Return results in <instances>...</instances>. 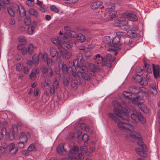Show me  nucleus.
<instances>
[{"label":"nucleus","instance_id":"obj_1","mask_svg":"<svg viewBox=\"0 0 160 160\" xmlns=\"http://www.w3.org/2000/svg\"><path fill=\"white\" fill-rule=\"evenodd\" d=\"M113 103L115 107L113 110L114 113H109L108 114L110 118L115 122L119 121L117 117L122 120H128V116L123 110L121 109L122 107L120 104L116 101H114Z\"/></svg>","mask_w":160,"mask_h":160},{"label":"nucleus","instance_id":"obj_2","mask_svg":"<svg viewBox=\"0 0 160 160\" xmlns=\"http://www.w3.org/2000/svg\"><path fill=\"white\" fill-rule=\"evenodd\" d=\"M152 66L149 64L144 63V69H146V72L148 73H152L153 69L154 76L156 79L160 77V68L159 65L156 66L153 64H152Z\"/></svg>","mask_w":160,"mask_h":160},{"label":"nucleus","instance_id":"obj_3","mask_svg":"<svg viewBox=\"0 0 160 160\" xmlns=\"http://www.w3.org/2000/svg\"><path fill=\"white\" fill-rule=\"evenodd\" d=\"M58 67L60 70H61L65 74H73L75 75V72L73 70L71 67H68L67 65L64 63L63 61L59 60L58 62Z\"/></svg>","mask_w":160,"mask_h":160},{"label":"nucleus","instance_id":"obj_4","mask_svg":"<svg viewBox=\"0 0 160 160\" xmlns=\"http://www.w3.org/2000/svg\"><path fill=\"white\" fill-rule=\"evenodd\" d=\"M142 99V98L141 97L138 96L133 99L132 102L137 104L141 111L145 113H148L149 112L148 109L146 105L142 103L141 102Z\"/></svg>","mask_w":160,"mask_h":160},{"label":"nucleus","instance_id":"obj_5","mask_svg":"<svg viewBox=\"0 0 160 160\" xmlns=\"http://www.w3.org/2000/svg\"><path fill=\"white\" fill-rule=\"evenodd\" d=\"M120 39L119 37L117 36L114 37L112 40V42H107L109 45L108 51L114 50H120L121 49L118 47H117L116 45L120 42Z\"/></svg>","mask_w":160,"mask_h":160},{"label":"nucleus","instance_id":"obj_6","mask_svg":"<svg viewBox=\"0 0 160 160\" xmlns=\"http://www.w3.org/2000/svg\"><path fill=\"white\" fill-rule=\"evenodd\" d=\"M131 116V118L136 122H141L142 123H144L146 122L143 116L138 111H133Z\"/></svg>","mask_w":160,"mask_h":160},{"label":"nucleus","instance_id":"obj_7","mask_svg":"<svg viewBox=\"0 0 160 160\" xmlns=\"http://www.w3.org/2000/svg\"><path fill=\"white\" fill-rule=\"evenodd\" d=\"M117 126L120 130L123 131L128 132L133 130V126L130 124L121 122L118 123Z\"/></svg>","mask_w":160,"mask_h":160},{"label":"nucleus","instance_id":"obj_8","mask_svg":"<svg viewBox=\"0 0 160 160\" xmlns=\"http://www.w3.org/2000/svg\"><path fill=\"white\" fill-rule=\"evenodd\" d=\"M18 138V133L17 126L16 125H12V128L9 135V138L12 140L15 139H17Z\"/></svg>","mask_w":160,"mask_h":160},{"label":"nucleus","instance_id":"obj_9","mask_svg":"<svg viewBox=\"0 0 160 160\" xmlns=\"http://www.w3.org/2000/svg\"><path fill=\"white\" fill-rule=\"evenodd\" d=\"M79 147L78 146H74L73 148L70 151V153L68 154V160H76V157L74 154H77L79 152Z\"/></svg>","mask_w":160,"mask_h":160},{"label":"nucleus","instance_id":"obj_10","mask_svg":"<svg viewBox=\"0 0 160 160\" xmlns=\"http://www.w3.org/2000/svg\"><path fill=\"white\" fill-rule=\"evenodd\" d=\"M84 62V60L82 59V55L80 53H79L77 55L76 59L73 60L72 65L75 66L76 64L77 66H79L80 64H83Z\"/></svg>","mask_w":160,"mask_h":160},{"label":"nucleus","instance_id":"obj_11","mask_svg":"<svg viewBox=\"0 0 160 160\" xmlns=\"http://www.w3.org/2000/svg\"><path fill=\"white\" fill-rule=\"evenodd\" d=\"M80 69L83 72L82 78L84 80H90V77L86 72L88 71V68L85 65H82L80 67Z\"/></svg>","mask_w":160,"mask_h":160},{"label":"nucleus","instance_id":"obj_12","mask_svg":"<svg viewBox=\"0 0 160 160\" xmlns=\"http://www.w3.org/2000/svg\"><path fill=\"white\" fill-rule=\"evenodd\" d=\"M20 136L19 138V140L23 142H26L28 139V138L30 136V134L28 132H21L20 133Z\"/></svg>","mask_w":160,"mask_h":160},{"label":"nucleus","instance_id":"obj_13","mask_svg":"<svg viewBox=\"0 0 160 160\" xmlns=\"http://www.w3.org/2000/svg\"><path fill=\"white\" fill-rule=\"evenodd\" d=\"M147 150L146 148H137L135 149V151L138 155L145 158L147 156Z\"/></svg>","mask_w":160,"mask_h":160},{"label":"nucleus","instance_id":"obj_14","mask_svg":"<svg viewBox=\"0 0 160 160\" xmlns=\"http://www.w3.org/2000/svg\"><path fill=\"white\" fill-rule=\"evenodd\" d=\"M57 151L58 153L61 155H65L67 152L66 150L64 148V145L62 143L60 144L58 146Z\"/></svg>","mask_w":160,"mask_h":160},{"label":"nucleus","instance_id":"obj_15","mask_svg":"<svg viewBox=\"0 0 160 160\" xmlns=\"http://www.w3.org/2000/svg\"><path fill=\"white\" fill-rule=\"evenodd\" d=\"M9 152L12 154H15L18 151V148L15 147V144L13 143H10L9 144Z\"/></svg>","mask_w":160,"mask_h":160},{"label":"nucleus","instance_id":"obj_16","mask_svg":"<svg viewBox=\"0 0 160 160\" xmlns=\"http://www.w3.org/2000/svg\"><path fill=\"white\" fill-rule=\"evenodd\" d=\"M140 75L138 74L136 75V76H138L140 78L138 79V82H139V84L143 86L147 85L148 84L147 79L144 77H140Z\"/></svg>","mask_w":160,"mask_h":160},{"label":"nucleus","instance_id":"obj_17","mask_svg":"<svg viewBox=\"0 0 160 160\" xmlns=\"http://www.w3.org/2000/svg\"><path fill=\"white\" fill-rule=\"evenodd\" d=\"M88 67L90 71L92 72H98L99 70L98 66L92 63H89Z\"/></svg>","mask_w":160,"mask_h":160},{"label":"nucleus","instance_id":"obj_18","mask_svg":"<svg viewBox=\"0 0 160 160\" xmlns=\"http://www.w3.org/2000/svg\"><path fill=\"white\" fill-rule=\"evenodd\" d=\"M115 4L110 2H106L105 5V7L107 11H109L110 10H114L115 9Z\"/></svg>","mask_w":160,"mask_h":160},{"label":"nucleus","instance_id":"obj_19","mask_svg":"<svg viewBox=\"0 0 160 160\" xmlns=\"http://www.w3.org/2000/svg\"><path fill=\"white\" fill-rule=\"evenodd\" d=\"M102 4V2L100 1H97L92 3L91 6L92 9H95L98 8Z\"/></svg>","mask_w":160,"mask_h":160},{"label":"nucleus","instance_id":"obj_20","mask_svg":"<svg viewBox=\"0 0 160 160\" xmlns=\"http://www.w3.org/2000/svg\"><path fill=\"white\" fill-rule=\"evenodd\" d=\"M26 12L24 7L21 5H19V10L18 11V14L21 17L26 16Z\"/></svg>","mask_w":160,"mask_h":160},{"label":"nucleus","instance_id":"obj_21","mask_svg":"<svg viewBox=\"0 0 160 160\" xmlns=\"http://www.w3.org/2000/svg\"><path fill=\"white\" fill-rule=\"evenodd\" d=\"M130 90L132 94L134 95L139 93L140 92V90L139 88L136 86H133L130 88Z\"/></svg>","mask_w":160,"mask_h":160},{"label":"nucleus","instance_id":"obj_22","mask_svg":"<svg viewBox=\"0 0 160 160\" xmlns=\"http://www.w3.org/2000/svg\"><path fill=\"white\" fill-rule=\"evenodd\" d=\"M109 12V17L108 20L109 21L112 20L113 18L115 17L117 12L114 10H110Z\"/></svg>","mask_w":160,"mask_h":160},{"label":"nucleus","instance_id":"obj_23","mask_svg":"<svg viewBox=\"0 0 160 160\" xmlns=\"http://www.w3.org/2000/svg\"><path fill=\"white\" fill-rule=\"evenodd\" d=\"M125 15L127 18H129L131 21H136L138 20L137 16L134 14L126 13Z\"/></svg>","mask_w":160,"mask_h":160},{"label":"nucleus","instance_id":"obj_24","mask_svg":"<svg viewBox=\"0 0 160 160\" xmlns=\"http://www.w3.org/2000/svg\"><path fill=\"white\" fill-rule=\"evenodd\" d=\"M117 26L119 27L122 30L127 31L129 28V25L128 24V22L126 21L124 22V23L121 24L120 25H117Z\"/></svg>","mask_w":160,"mask_h":160},{"label":"nucleus","instance_id":"obj_25","mask_svg":"<svg viewBox=\"0 0 160 160\" xmlns=\"http://www.w3.org/2000/svg\"><path fill=\"white\" fill-rule=\"evenodd\" d=\"M62 57L66 59H69L71 55V52L68 50H65L62 52Z\"/></svg>","mask_w":160,"mask_h":160},{"label":"nucleus","instance_id":"obj_26","mask_svg":"<svg viewBox=\"0 0 160 160\" xmlns=\"http://www.w3.org/2000/svg\"><path fill=\"white\" fill-rule=\"evenodd\" d=\"M76 38L78 42H84L86 39L85 36L80 33L78 34V36Z\"/></svg>","mask_w":160,"mask_h":160},{"label":"nucleus","instance_id":"obj_27","mask_svg":"<svg viewBox=\"0 0 160 160\" xmlns=\"http://www.w3.org/2000/svg\"><path fill=\"white\" fill-rule=\"evenodd\" d=\"M82 67V66H77V69H78V68H79V71L78 72H77V73L75 72V74H75V75H74L73 74H70V75H72L75 78H76V77H77L78 78H79L81 76V77H82V74L83 73V72L82 71V70L80 69V67Z\"/></svg>","mask_w":160,"mask_h":160},{"label":"nucleus","instance_id":"obj_28","mask_svg":"<svg viewBox=\"0 0 160 160\" xmlns=\"http://www.w3.org/2000/svg\"><path fill=\"white\" fill-rule=\"evenodd\" d=\"M126 21L125 17H121L115 20V22L117 25H120L121 24L124 23V22Z\"/></svg>","mask_w":160,"mask_h":160},{"label":"nucleus","instance_id":"obj_29","mask_svg":"<svg viewBox=\"0 0 160 160\" xmlns=\"http://www.w3.org/2000/svg\"><path fill=\"white\" fill-rule=\"evenodd\" d=\"M59 53L60 52H57L55 49L54 48H50V55L52 58H53L54 57L56 54L57 56H58Z\"/></svg>","mask_w":160,"mask_h":160},{"label":"nucleus","instance_id":"obj_30","mask_svg":"<svg viewBox=\"0 0 160 160\" xmlns=\"http://www.w3.org/2000/svg\"><path fill=\"white\" fill-rule=\"evenodd\" d=\"M94 59L96 61V62L98 64L103 60V57H101L100 54H98L95 55V58H94Z\"/></svg>","mask_w":160,"mask_h":160},{"label":"nucleus","instance_id":"obj_31","mask_svg":"<svg viewBox=\"0 0 160 160\" xmlns=\"http://www.w3.org/2000/svg\"><path fill=\"white\" fill-rule=\"evenodd\" d=\"M124 42L125 44L128 45L131 47H132L134 45L135 43L132 42L131 40L128 38H125Z\"/></svg>","mask_w":160,"mask_h":160},{"label":"nucleus","instance_id":"obj_32","mask_svg":"<svg viewBox=\"0 0 160 160\" xmlns=\"http://www.w3.org/2000/svg\"><path fill=\"white\" fill-rule=\"evenodd\" d=\"M128 35L132 38H135L137 37L136 32L135 30H129L128 32Z\"/></svg>","mask_w":160,"mask_h":160},{"label":"nucleus","instance_id":"obj_33","mask_svg":"<svg viewBox=\"0 0 160 160\" xmlns=\"http://www.w3.org/2000/svg\"><path fill=\"white\" fill-rule=\"evenodd\" d=\"M123 95L125 97V98L126 99H130L131 98L132 99V100L133 99H134V98H132L131 97V95L130 92H128L124 91L123 92Z\"/></svg>","mask_w":160,"mask_h":160},{"label":"nucleus","instance_id":"obj_34","mask_svg":"<svg viewBox=\"0 0 160 160\" xmlns=\"http://www.w3.org/2000/svg\"><path fill=\"white\" fill-rule=\"evenodd\" d=\"M28 12L29 13L32 15H33L35 17H37L38 15V14L37 12L35 9L32 8H30Z\"/></svg>","mask_w":160,"mask_h":160},{"label":"nucleus","instance_id":"obj_35","mask_svg":"<svg viewBox=\"0 0 160 160\" xmlns=\"http://www.w3.org/2000/svg\"><path fill=\"white\" fill-rule=\"evenodd\" d=\"M106 58L110 62H114L115 59V57H112V55L111 54H107L106 55Z\"/></svg>","mask_w":160,"mask_h":160},{"label":"nucleus","instance_id":"obj_36","mask_svg":"<svg viewBox=\"0 0 160 160\" xmlns=\"http://www.w3.org/2000/svg\"><path fill=\"white\" fill-rule=\"evenodd\" d=\"M28 52L29 54L31 55L34 52L33 46L32 44H30L28 47Z\"/></svg>","mask_w":160,"mask_h":160},{"label":"nucleus","instance_id":"obj_37","mask_svg":"<svg viewBox=\"0 0 160 160\" xmlns=\"http://www.w3.org/2000/svg\"><path fill=\"white\" fill-rule=\"evenodd\" d=\"M11 8L13 9V11L15 12V13L17 14H18V11L19 10V5H17L14 4L11 7Z\"/></svg>","mask_w":160,"mask_h":160},{"label":"nucleus","instance_id":"obj_38","mask_svg":"<svg viewBox=\"0 0 160 160\" xmlns=\"http://www.w3.org/2000/svg\"><path fill=\"white\" fill-rule=\"evenodd\" d=\"M130 135L135 139H140L141 138V135L138 133H132V135L130 134Z\"/></svg>","mask_w":160,"mask_h":160},{"label":"nucleus","instance_id":"obj_39","mask_svg":"<svg viewBox=\"0 0 160 160\" xmlns=\"http://www.w3.org/2000/svg\"><path fill=\"white\" fill-rule=\"evenodd\" d=\"M32 59L34 62L35 65H37L39 62V58L38 56L33 55L32 57Z\"/></svg>","mask_w":160,"mask_h":160},{"label":"nucleus","instance_id":"obj_40","mask_svg":"<svg viewBox=\"0 0 160 160\" xmlns=\"http://www.w3.org/2000/svg\"><path fill=\"white\" fill-rule=\"evenodd\" d=\"M7 9L8 13L11 16L13 17L15 16L16 13L13 11V9L11 8V7L8 8Z\"/></svg>","mask_w":160,"mask_h":160},{"label":"nucleus","instance_id":"obj_41","mask_svg":"<svg viewBox=\"0 0 160 160\" xmlns=\"http://www.w3.org/2000/svg\"><path fill=\"white\" fill-rule=\"evenodd\" d=\"M62 82L65 86H68L70 82V80H68L66 77L64 76L62 78Z\"/></svg>","mask_w":160,"mask_h":160},{"label":"nucleus","instance_id":"obj_42","mask_svg":"<svg viewBox=\"0 0 160 160\" xmlns=\"http://www.w3.org/2000/svg\"><path fill=\"white\" fill-rule=\"evenodd\" d=\"M52 42L55 44H56L57 46H59L60 45L61 42L59 39V38H53L52 39Z\"/></svg>","mask_w":160,"mask_h":160},{"label":"nucleus","instance_id":"obj_43","mask_svg":"<svg viewBox=\"0 0 160 160\" xmlns=\"http://www.w3.org/2000/svg\"><path fill=\"white\" fill-rule=\"evenodd\" d=\"M69 34L70 37L75 38H76L78 36V34H76V33L73 31H70L69 32Z\"/></svg>","mask_w":160,"mask_h":160},{"label":"nucleus","instance_id":"obj_44","mask_svg":"<svg viewBox=\"0 0 160 160\" xmlns=\"http://www.w3.org/2000/svg\"><path fill=\"white\" fill-rule=\"evenodd\" d=\"M24 23L27 26L29 25L31 23V20L30 18L26 17L24 20Z\"/></svg>","mask_w":160,"mask_h":160},{"label":"nucleus","instance_id":"obj_45","mask_svg":"<svg viewBox=\"0 0 160 160\" xmlns=\"http://www.w3.org/2000/svg\"><path fill=\"white\" fill-rule=\"evenodd\" d=\"M34 29L35 28H34V26H31L29 27L27 30L28 33L30 35H32L34 31Z\"/></svg>","mask_w":160,"mask_h":160},{"label":"nucleus","instance_id":"obj_46","mask_svg":"<svg viewBox=\"0 0 160 160\" xmlns=\"http://www.w3.org/2000/svg\"><path fill=\"white\" fill-rule=\"evenodd\" d=\"M89 138L88 135L87 134H84L82 136V139L83 142H86L89 140Z\"/></svg>","mask_w":160,"mask_h":160},{"label":"nucleus","instance_id":"obj_47","mask_svg":"<svg viewBox=\"0 0 160 160\" xmlns=\"http://www.w3.org/2000/svg\"><path fill=\"white\" fill-rule=\"evenodd\" d=\"M24 142H21L20 141V142L17 144V147L19 148L22 149L24 147Z\"/></svg>","mask_w":160,"mask_h":160},{"label":"nucleus","instance_id":"obj_48","mask_svg":"<svg viewBox=\"0 0 160 160\" xmlns=\"http://www.w3.org/2000/svg\"><path fill=\"white\" fill-rule=\"evenodd\" d=\"M10 2L9 0H0V6H2V4H8Z\"/></svg>","mask_w":160,"mask_h":160},{"label":"nucleus","instance_id":"obj_49","mask_svg":"<svg viewBox=\"0 0 160 160\" xmlns=\"http://www.w3.org/2000/svg\"><path fill=\"white\" fill-rule=\"evenodd\" d=\"M151 91L152 94L154 95L157 94V91L156 87L154 86L152 87L151 88Z\"/></svg>","mask_w":160,"mask_h":160},{"label":"nucleus","instance_id":"obj_50","mask_svg":"<svg viewBox=\"0 0 160 160\" xmlns=\"http://www.w3.org/2000/svg\"><path fill=\"white\" fill-rule=\"evenodd\" d=\"M51 10L56 13H58L59 12V10L54 5H52L50 7Z\"/></svg>","mask_w":160,"mask_h":160},{"label":"nucleus","instance_id":"obj_51","mask_svg":"<svg viewBox=\"0 0 160 160\" xmlns=\"http://www.w3.org/2000/svg\"><path fill=\"white\" fill-rule=\"evenodd\" d=\"M24 48H25V44L24 43H20L18 45L17 47L18 49L21 51Z\"/></svg>","mask_w":160,"mask_h":160},{"label":"nucleus","instance_id":"obj_52","mask_svg":"<svg viewBox=\"0 0 160 160\" xmlns=\"http://www.w3.org/2000/svg\"><path fill=\"white\" fill-rule=\"evenodd\" d=\"M116 34L117 36L119 37L120 39L121 38L123 37V36L125 35V33L121 32H117Z\"/></svg>","mask_w":160,"mask_h":160},{"label":"nucleus","instance_id":"obj_53","mask_svg":"<svg viewBox=\"0 0 160 160\" xmlns=\"http://www.w3.org/2000/svg\"><path fill=\"white\" fill-rule=\"evenodd\" d=\"M34 144L32 143L29 146L27 150L28 151L31 152L34 149Z\"/></svg>","mask_w":160,"mask_h":160},{"label":"nucleus","instance_id":"obj_54","mask_svg":"<svg viewBox=\"0 0 160 160\" xmlns=\"http://www.w3.org/2000/svg\"><path fill=\"white\" fill-rule=\"evenodd\" d=\"M44 82L46 86H48L51 83V81L50 79L46 78L45 79Z\"/></svg>","mask_w":160,"mask_h":160},{"label":"nucleus","instance_id":"obj_55","mask_svg":"<svg viewBox=\"0 0 160 160\" xmlns=\"http://www.w3.org/2000/svg\"><path fill=\"white\" fill-rule=\"evenodd\" d=\"M80 150L81 151L85 152L88 150V148L84 146H82L80 148Z\"/></svg>","mask_w":160,"mask_h":160},{"label":"nucleus","instance_id":"obj_56","mask_svg":"<svg viewBox=\"0 0 160 160\" xmlns=\"http://www.w3.org/2000/svg\"><path fill=\"white\" fill-rule=\"evenodd\" d=\"M41 70L43 73H47L48 70V67L47 68L46 67H43L41 68Z\"/></svg>","mask_w":160,"mask_h":160},{"label":"nucleus","instance_id":"obj_57","mask_svg":"<svg viewBox=\"0 0 160 160\" xmlns=\"http://www.w3.org/2000/svg\"><path fill=\"white\" fill-rule=\"evenodd\" d=\"M47 64L48 67H49V66H51L52 65V61L51 59L47 58Z\"/></svg>","mask_w":160,"mask_h":160},{"label":"nucleus","instance_id":"obj_58","mask_svg":"<svg viewBox=\"0 0 160 160\" xmlns=\"http://www.w3.org/2000/svg\"><path fill=\"white\" fill-rule=\"evenodd\" d=\"M55 88H54V86L53 85H51L50 87V94L53 95L55 93Z\"/></svg>","mask_w":160,"mask_h":160},{"label":"nucleus","instance_id":"obj_59","mask_svg":"<svg viewBox=\"0 0 160 160\" xmlns=\"http://www.w3.org/2000/svg\"><path fill=\"white\" fill-rule=\"evenodd\" d=\"M84 56L86 58H89L92 55V53L91 52L88 51L84 53Z\"/></svg>","mask_w":160,"mask_h":160},{"label":"nucleus","instance_id":"obj_60","mask_svg":"<svg viewBox=\"0 0 160 160\" xmlns=\"http://www.w3.org/2000/svg\"><path fill=\"white\" fill-rule=\"evenodd\" d=\"M137 143L139 146L141 147V148H146V145L141 142H138Z\"/></svg>","mask_w":160,"mask_h":160},{"label":"nucleus","instance_id":"obj_61","mask_svg":"<svg viewBox=\"0 0 160 160\" xmlns=\"http://www.w3.org/2000/svg\"><path fill=\"white\" fill-rule=\"evenodd\" d=\"M47 73L48 74L49 76L50 77H52L53 75L52 69L50 67H48V70Z\"/></svg>","mask_w":160,"mask_h":160},{"label":"nucleus","instance_id":"obj_62","mask_svg":"<svg viewBox=\"0 0 160 160\" xmlns=\"http://www.w3.org/2000/svg\"><path fill=\"white\" fill-rule=\"evenodd\" d=\"M2 132H0V140L2 138L3 136L2 133H3V132H5V134L6 133V129L4 127H3L2 128Z\"/></svg>","mask_w":160,"mask_h":160},{"label":"nucleus","instance_id":"obj_63","mask_svg":"<svg viewBox=\"0 0 160 160\" xmlns=\"http://www.w3.org/2000/svg\"><path fill=\"white\" fill-rule=\"evenodd\" d=\"M18 41L20 42H24L26 41V38L25 37L23 36H20L18 38Z\"/></svg>","mask_w":160,"mask_h":160},{"label":"nucleus","instance_id":"obj_64","mask_svg":"<svg viewBox=\"0 0 160 160\" xmlns=\"http://www.w3.org/2000/svg\"><path fill=\"white\" fill-rule=\"evenodd\" d=\"M78 157L80 160H82L84 158V155L82 152H81L78 154Z\"/></svg>","mask_w":160,"mask_h":160}]
</instances>
